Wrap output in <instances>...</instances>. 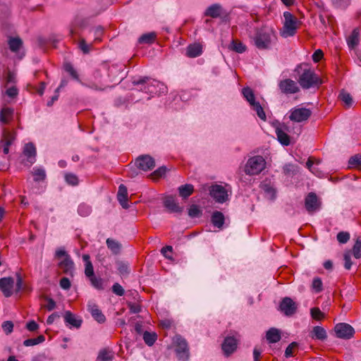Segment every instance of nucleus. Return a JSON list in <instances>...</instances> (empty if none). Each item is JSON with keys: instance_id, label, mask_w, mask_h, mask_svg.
<instances>
[{"instance_id": "1", "label": "nucleus", "mask_w": 361, "mask_h": 361, "mask_svg": "<svg viewBox=\"0 0 361 361\" xmlns=\"http://www.w3.org/2000/svg\"><path fill=\"white\" fill-rule=\"evenodd\" d=\"M252 40L259 49H268L276 40V36L271 29L262 28L257 30Z\"/></svg>"}, {"instance_id": "2", "label": "nucleus", "mask_w": 361, "mask_h": 361, "mask_svg": "<svg viewBox=\"0 0 361 361\" xmlns=\"http://www.w3.org/2000/svg\"><path fill=\"white\" fill-rule=\"evenodd\" d=\"M283 27L280 32L281 37L288 38L294 36L301 25L300 21L288 11L283 13Z\"/></svg>"}, {"instance_id": "3", "label": "nucleus", "mask_w": 361, "mask_h": 361, "mask_svg": "<svg viewBox=\"0 0 361 361\" xmlns=\"http://www.w3.org/2000/svg\"><path fill=\"white\" fill-rule=\"evenodd\" d=\"M264 158L259 155L250 157L245 166L244 171L247 175L256 176L259 174L266 167Z\"/></svg>"}, {"instance_id": "4", "label": "nucleus", "mask_w": 361, "mask_h": 361, "mask_svg": "<svg viewBox=\"0 0 361 361\" xmlns=\"http://www.w3.org/2000/svg\"><path fill=\"white\" fill-rule=\"evenodd\" d=\"M298 82L303 89H310L322 84V80L314 70L308 68L303 70L299 77Z\"/></svg>"}, {"instance_id": "5", "label": "nucleus", "mask_w": 361, "mask_h": 361, "mask_svg": "<svg viewBox=\"0 0 361 361\" xmlns=\"http://www.w3.org/2000/svg\"><path fill=\"white\" fill-rule=\"evenodd\" d=\"M176 345L175 352L178 360L181 361H187L189 358V349L188 343L180 336H176L174 339Z\"/></svg>"}, {"instance_id": "6", "label": "nucleus", "mask_w": 361, "mask_h": 361, "mask_svg": "<svg viewBox=\"0 0 361 361\" xmlns=\"http://www.w3.org/2000/svg\"><path fill=\"white\" fill-rule=\"evenodd\" d=\"M312 111L307 108L295 107L290 111L289 118L294 122H302L307 121L311 116Z\"/></svg>"}, {"instance_id": "7", "label": "nucleus", "mask_w": 361, "mask_h": 361, "mask_svg": "<svg viewBox=\"0 0 361 361\" xmlns=\"http://www.w3.org/2000/svg\"><path fill=\"white\" fill-rule=\"evenodd\" d=\"M209 194L218 203H224L228 200L227 190L224 186L220 185H212Z\"/></svg>"}, {"instance_id": "8", "label": "nucleus", "mask_w": 361, "mask_h": 361, "mask_svg": "<svg viewBox=\"0 0 361 361\" xmlns=\"http://www.w3.org/2000/svg\"><path fill=\"white\" fill-rule=\"evenodd\" d=\"M279 87L281 92L285 94H292L300 91L296 82L291 79H284L279 82Z\"/></svg>"}, {"instance_id": "9", "label": "nucleus", "mask_w": 361, "mask_h": 361, "mask_svg": "<svg viewBox=\"0 0 361 361\" xmlns=\"http://www.w3.org/2000/svg\"><path fill=\"white\" fill-rule=\"evenodd\" d=\"M335 332L337 337L343 339H349L355 334L354 329L348 324L340 323L336 325Z\"/></svg>"}, {"instance_id": "10", "label": "nucleus", "mask_w": 361, "mask_h": 361, "mask_svg": "<svg viewBox=\"0 0 361 361\" xmlns=\"http://www.w3.org/2000/svg\"><path fill=\"white\" fill-rule=\"evenodd\" d=\"M320 204L321 203L314 192L308 193L305 199V209L310 214L319 210Z\"/></svg>"}, {"instance_id": "11", "label": "nucleus", "mask_w": 361, "mask_h": 361, "mask_svg": "<svg viewBox=\"0 0 361 361\" xmlns=\"http://www.w3.org/2000/svg\"><path fill=\"white\" fill-rule=\"evenodd\" d=\"M94 80L87 83L81 82V85L94 90L102 91L105 89V84L102 80V75L100 71H95L93 75Z\"/></svg>"}, {"instance_id": "12", "label": "nucleus", "mask_w": 361, "mask_h": 361, "mask_svg": "<svg viewBox=\"0 0 361 361\" xmlns=\"http://www.w3.org/2000/svg\"><path fill=\"white\" fill-rule=\"evenodd\" d=\"M135 164L139 169L145 171L152 170L155 166L154 159L149 155L139 157L136 159Z\"/></svg>"}, {"instance_id": "13", "label": "nucleus", "mask_w": 361, "mask_h": 361, "mask_svg": "<svg viewBox=\"0 0 361 361\" xmlns=\"http://www.w3.org/2000/svg\"><path fill=\"white\" fill-rule=\"evenodd\" d=\"M63 319L66 325L70 329H79L82 323V320L80 317L76 316L70 311L65 312Z\"/></svg>"}, {"instance_id": "14", "label": "nucleus", "mask_w": 361, "mask_h": 361, "mask_svg": "<svg viewBox=\"0 0 361 361\" xmlns=\"http://www.w3.org/2000/svg\"><path fill=\"white\" fill-rule=\"evenodd\" d=\"M14 280L11 277H4L0 279V290L6 298L10 297L13 293Z\"/></svg>"}, {"instance_id": "15", "label": "nucleus", "mask_w": 361, "mask_h": 361, "mask_svg": "<svg viewBox=\"0 0 361 361\" xmlns=\"http://www.w3.org/2000/svg\"><path fill=\"white\" fill-rule=\"evenodd\" d=\"M149 81V78L142 77L139 79H134L133 80V84L135 85H145L143 87L141 88V90L147 93V94H157V86H152V81L150 82H147Z\"/></svg>"}, {"instance_id": "16", "label": "nucleus", "mask_w": 361, "mask_h": 361, "mask_svg": "<svg viewBox=\"0 0 361 361\" xmlns=\"http://www.w3.org/2000/svg\"><path fill=\"white\" fill-rule=\"evenodd\" d=\"M23 154L26 157L29 165H32L36 161L37 150L32 142H28L25 145Z\"/></svg>"}, {"instance_id": "17", "label": "nucleus", "mask_w": 361, "mask_h": 361, "mask_svg": "<svg viewBox=\"0 0 361 361\" xmlns=\"http://www.w3.org/2000/svg\"><path fill=\"white\" fill-rule=\"evenodd\" d=\"M281 310L286 315H293L297 309L295 303L290 298H285L280 304Z\"/></svg>"}, {"instance_id": "18", "label": "nucleus", "mask_w": 361, "mask_h": 361, "mask_svg": "<svg viewBox=\"0 0 361 361\" xmlns=\"http://www.w3.org/2000/svg\"><path fill=\"white\" fill-rule=\"evenodd\" d=\"M260 187L264 191L265 196L267 199L274 200L276 198V190L273 183L269 180H264Z\"/></svg>"}, {"instance_id": "19", "label": "nucleus", "mask_w": 361, "mask_h": 361, "mask_svg": "<svg viewBox=\"0 0 361 361\" xmlns=\"http://www.w3.org/2000/svg\"><path fill=\"white\" fill-rule=\"evenodd\" d=\"M222 350L227 356L232 354L237 348L236 340L231 336L226 337L221 345Z\"/></svg>"}, {"instance_id": "20", "label": "nucleus", "mask_w": 361, "mask_h": 361, "mask_svg": "<svg viewBox=\"0 0 361 361\" xmlns=\"http://www.w3.org/2000/svg\"><path fill=\"white\" fill-rule=\"evenodd\" d=\"M164 207L171 213H180L183 208L180 207L172 196H167L164 200Z\"/></svg>"}, {"instance_id": "21", "label": "nucleus", "mask_w": 361, "mask_h": 361, "mask_svg": "<svg viewBox=\"0 0 361 361\" xmlns=\"http://www.w3.org/2000/svg\"><path fill=\"white\" fill-rule=\"evenodd\" d=\"M15 136L12 133L4 132V137L0 142V148H3V152L7 154L9 152V146L12 144Z\"/></svg>"}, {"instance_id": "22", "label": "nucleus", "mask_w": 361, "mask_h": 361, "mask_svg": "<svg viewBox=\"0 0 361 361\" xmlns=\"http://www.w3.org/2000/svg\"><path fill=\"white\" fill-rule=\"evenodd\" d=\"M117 199L121 205L124 209H128L129 205L128 204V191L126 187L121 184L118 187V191L117 194Z\"/></svg>"}, {"instance_id": "23", "label": "nucleus", "mask_w": 361, "mask_h": 361, "mask_svg": "<svg viewBox=\"0 0 361 361\" xmlns=\"http://www.w3.org/2000/svg\"><path fill=\"white\" fill-rule=\"evenodd\" d=\"M88 310L91 313L92 317L99 323H104L106 320L105 316L102 311L98 308V306L94 303L88 305Z\"/></svg>"}, {"instance_id": "24", "label": "nucleus", "mask_w": 361, "mask_h": 361, "mask_svg": "<svg viewBox=\"0 0 361 361\" xmlns=\"http://www.w3.org/2000/svg\"><path fill=\"white\" fill-rule=\"evenodd\" d=\"M202 53V46L200 43L189 44L186 49V55L190 58H195Z\"/></svg>"}, {"instance_id": "25", "label": "nucleus", "mask_w": 361, "mask_h": 361, "mask_svg": "<svg viewBox=\"0 0 361 361\" xmlns=\"http://www.w3.org/2000/svg\"><path fill=\"white\" fill-rule=\"evenodd\" d=\"M310 336L312 339L324 341L327 338L326 330L320 326H314L310 332Z\"/></svg>"}, {"instance_id": "26", "label": "nucleus", "mask_w": 361, "mask_h": 361, "mask_svg": "<svg viewBox=\"0 0 361 361\" xmlns=\"http://www.w3.org/2000/svg\"><path fill=\"white\" fill-rule=\"evenodd\" d=\"M222 13V7L219 4H214L209 6L205 12L204 15L206 16H209L213 18H216L221 15Z\"/></svg>"}, {"instance_id": "27", "label": "nucleus", "mask_w": 361, "mask_h": 361, "mask_svg": "<svg viewBox=\"0 0 361 361\" xmlns=\"http://www.w3.org/2000/svg\"><path fill=\"white\" fill-rule=\"evenodd\" d=\"M31 173L35 182H42L47 178L45 169L42 166H35L32 169Z\"/></svg>"}, {"instance_id": "28", "label": "nucleus", "mask_w": 361, "mask_h": 361, "mask_svg": "<svg viewBox=\"0 0 361 361\" xmlns=\"http://www.w3.org/2000/svg\"><path fill=\"white\" fill-rule=\"evenodd\" d=\"M13 109L10 107H3L0 111V122L3 124L8 123L13 118Z\"/></svg>"}, {"instance_id": "29", "label": "nucleus", "mask_w": 361, "mask_h": 361, "mask_svg": "<svg viewBox=\"0 0 361 361\" xmlns=\"http://www.w3.org/2000/svg\"><path fill=\"white\" fill-rule=\"evenodd\" d=\"M266 338L269 343H274L281 338V332L276 328H271L267 331Z\"/></svg>"}, {"instance_id": "30", "label": "nucleus", "mask_w": 361, "mask_h": 361, "mask_svg": "<svg viewBox=\"0 0 361 361\" xmlns=\"http://www.w3.org/2000/svg\"><path fill=\"white\" fill-rule=\"evenodd\" d=\"M59 265L66 274H71L74 268V263L70 256L64 257V259L59 262Z\"/></svg>"}, {"instance_id": "31", "label": "nucleus", "mask_w": 361, "mask_h": 361, "mask_svg": "<svg viewBox=\"0 0 361 361\" xmlns=\"http://www.w3.org/2000/svg\"><path fill=\"white\" fill-rule=\"evenodd\" d=\"M242 94L245 100L249 103L250 107L259 102L255 100V93L253 90L249 87L243 88Z\"/></svg>"}, {"instance_id": "32", "label": "nucleus", "mask_w": 361, "mask_h": 361, "mask_svg": "<svg viewBox=\"0 0 361 361\" xmlns=\"http://www.w3.org/2000/svg\"><path fill=\"white\" fill-rule=\"evenodd\" d=\"M276 134L279 142L283 146H288L290 143L289 135L280 127L276 128Z\"/></svg>"}, {"instance_id": "33", "label": "nucleus", "mask_w": 361, "mask_h": 361, "mask_svg": "<svg viewBox=\"0 0 361 361\" xmlns=\"http://www.w3.org/2000/svg\"><path fill=\"white\" fill-rule=\"evenodd\" d=\"M212 222L216 228H221L224 224V216L221 212H214L212 216Z\"/></svg>"}, {"instance_id": "34", "label": "nucleus", "mask_w": 361, "mask_h": 361, "mask_svg": "<svg viewBox=\"0 0 361 361\" xmlns=\"http://www.w3.org/2000/svg\"><path fill=\"white\" fill-rule=\"evenodd\" d=\"M86 20L82 18H77L70 25V35L73 36L77 34L78 27H83L86 25Z\"/></svg>"}, {"instance_id": "35", "label": "nucleus", "mask_w": 361, "mask_h": 361, "mask_svg": "<svg viewBox=\"0 0 361 361\" xmlns=\"http://www.w3.org/2000/svg\"><path fill=\"white\" fill-rule=\"evenodd\" d=\"M92 286L98 290H102L104 289V279L99 276H97L95 274L93 276L88 278Z\"/></svg>"}, {"instance_id": "36", "label": "nucleus", "mask_w": 361, "mask_h": 361, "mask_svg": "<svg viewBox=\"0 0 361 361\" xmlns=\"http://www.w3.org/2000/svg\"><path fill=\"white\" fill-rule=\"evenodd\" d=\"M348 45L350 49H354L359 43V30L354 29L347 39Z\"/></svg>"}, {"instance_id": "37", "label": "nucleus", "mask_w": 361, "mask_h": 361, "mask_svg": "<svg viewBox=\"0 0 361 361\" xmlns=\"http://www.w3.org/2000/svg\"><path fill=\"white\" fill-rule=\"evenodd\" d=\"M9 49L13 52L18 51L23 45V42L19 37H10L8 41Z\"/></svg>"}, {"instance_id": "38", "label": "nucleus", "mask_w": 361, "mask_h": 361, "mask_svg": "<svg viewBox=\"0 0 361 361\" xmlns=\"http://www.w3.org/2000/svg\"><path fill=\"white\" fill-rule=\"evenodd\" d=\"M157 37V34L154 32L145 33L141 35L138 39L140 44H152Z\"/></svg>"}, {"instance_id": "39", "label": "nucleus", "mask_w": 361, "mask_h": 361, "mask_svg": "<svg viewBox=\"0 0 361 361\" xmlns=\"http://www.w3.org/2000/svg\"><path fill=\"white\" fill-rule=\"evenodd\" d=\"M114 353L109 349H102L99 351L97 360L100 361H110L114 358Z\"/></svg>"}, {"instance_id": "40", "label": "nucleus", "mask_w": 361, "mask_h": 361, "mask_svg": "<svg viewBox=\"0 0 361 361\" xmlns=\"http://www.w3.org/2000/svg\"><path fill=\"white\" fill-rule=\"evenodd\" d=\"M193 190V185L190 184L183 185L178 188L179 195L183 198L188 197L192 193Z\"/></svg>"}, {"instance_id": "41", "label": "nucleus", "mask_w": 361, "mask_h": 361, "mask_svg": "<svg viewBox=\"0 0 361 361\" xmlns=\"http://www.w3.org/2000/svg\"><path fill=\"white\" fill-rule=\"evenodd\" d=\"M106 245H107V247L114 254L117 255L119 253L121 245L118 241H116L114 239H111V238H108L106 240Z\"/></svg>"}, {"instance_id": "42", "label": "nucleus", "mask_w": 361, "mask_h": 361, "mask_svg": "<svg viewBox=\"0 0 361 361\" xmlns=\"http://www.w3.org/2000/svg\"><path fill=\"white\" fill-rule=\"evenodd\" d=\"M350 251L355 259H360L361 257V237H358L356 239L352 250Z\"/></svg>"}, {"instance_id": "43", "label": "nucleus", "mask_w": 361, "mask_h": 361, "mask_svg": "<svg viewBox=\"0 0 361 361\" xmlns=\"http://www.w3.org/2000/svg\"><path fill=\"white\" fill-rule=\"evenodd\" d=\"M157 339V335L154 332H149L145 331L143 334V340L145 343L149 345L152 346Z\"/></svg>"}, {"instance_id": "44", "label": "nucleus", "mask_w": 361, "mask_h": 361, "mask_svg": "<svg viewBox=\"0 0 361 361\" xmlns=\"http://www.w3.org/2000/svg\"><path fill=\"white\" fill-rule=\"evenodd\" d=\"M45 341V337L43 335H40L37 336V338H28L23 341V345L25 346H32L37 344H39L41 343H43Z\"/></svg>"}, {"instance_id": "45", "label": "nucleus", "mask_w": 361, "mask_h": 361, "mask_svg": "<svg viewBox=\"0 0 361 361\" xmlns=\"http://www.w3.org/2000/svg\"><path fill=\"white\" fill-rule=\"evenodd\" d=\"M63 67H64V70L66 72H68L73 79H75V80L79 82L80 84H81V82H82L80 80L79 75H78L77 71L74 69L73 66H72V64L71 63H66L64 64Z\"/></svg>"}, {"instance_id": "46", "label": "nucleus", "mask_w": 361, "mask_h": 361, "mask_svg": "<svg viewBox=\"0 0 361 361\" xmlns=\"http://www.w3.org/2000/svg\"><path fill=\"white\" fill-rule=\"evenodd\" d=\"M229 48L237 53L242 54L245 51L246 46L240 42L233 40L229 46Z\"/></svg>"}, {"instance_id": "47", "label": "nucleus", "mask_w": 361, "mask_h": 361, "mask_svg": "<svg viewBox=\"0 0 361 361\" xmlns=\"http://www.w3.org/2000/svg\"><path fill=\"white\" fill-rule=\"evenodd\" d=\"M283 172L287 176H294L298 172V167L291 164H287L283 167Z\"/></svg>"}, {"instance_id": "48", "label": "nucleus", "mask_w": 361, "mask_h": 361, "mask_svg": "<svg viewBox=\"0 0 361 361\" xmlns=\"http://www.w3.org/2000/svg\"><path fill=\"white\" fill-rule=\"evenodd\" d=\"M251 109L256 112L257 116L261 120H262L264 121H265L267 120L266 114H265L262 106L259 104V102H258L257 104L252 106Z\"/></svg>"}, {"instance_id": "49", "label": "nucleus", "mask_w": 361, "mask_h": 361, "mask_svg": "<svg viewBox=\"0 0 361 361\" xmlns=\"http://www.w3.org/2000/svg\"><path fill=\"white\" fill-rule=\"evenodd\" d=\"M338 97L347 106H350L352 105L353 98L349 93L343 90L341 92Z\"/></svg>"}, {"instance_id": "50", "label": "nucleus", "mask_w": 361, "mask_h": 361, "mask_svg": "<svg viewBox=\"0 0 361 361\" xmlns=\"http://www.w3.org/2000/svg\"><path fill=\"white\" fill-rule=\"evenodd\" d=\"M152 86H157V94H166L168 91L166 85L157 80H152Z\"/></svg>"}, {"instance_id": "51", "label": "nucleus", "mask_w": 361, "mask_h": 361, "mask_svg": "<svg viewBox=\"0 0 361 361\" xmlns=\"http://www.w3.org/2000/svg\"><path fill=\"white\" fill-rule=\"evenodd\" d=\"M348 164L350 167L361 168V154H357L350 157Z\"/></svg>"}, {"instance_id": "52", "label": "nucleus", "mask_w": 361, "mask_h": 361, "mask_svg": "<svg viewBox=\"0 0 361 361\" xmlns=\"http://www.w3.org/2000/svg\"><path fill=\"white\" fill-rule=\"evenodd\" d=\"M117 268L121 276H127L130 273L128 264L123 262H118Z\"/></svg>"}, {"instance_id": "53", "label": "nucleus", "mask_w": 361, "mask_h": 361, "mask_svg": "<svg viewBox=\"0 0 361 361\" xmlns=\"http://www.w3.org/2000/svg\"><path fill=\"white\" fill-rule=\"evenodd\" d=\"M65 180L68 184L73 186L77 185L78 184V176L72 173H66Z\"/></svg>"}, {"instance_id": "54", "label": "nucleus", "mask_w": 361, "mask_h": 361, "mask_svg": "<svg viewBox=\"0 0 361 361\" xmlns=\"http://www.w3.org/2000/svg\"><path fill=\"white\" fill-rule=\"evenodd\" d=\"M91 207L85 204H81L78 209V214L82 216H87L91 213Z\"/></svg>"}, {"instance_id": "55", "label": "nucleus", "mask_w": 361, "mask_h": 361, "mask_svg": "<svg viewBox=\"0 0 361 361\" xmlns=\"http://www.w3.org/2000/svg\"><path fill=\"white\" fill-rule=\"evenodd\" d=\"M310 315L312 317V319L316 320H321L324 317V314L320 310L319 307L311 308Z\"/></svg>"}, {"instance_id": "56", "label": "nucleus", "mask_w": 361, "mask_h": 361, "mask_svg": "<svg viewBox=\"0 0 361 361\" xmlns=\"http://www.w3.org/2000/svg\"><path fill=\"white\" fill-rule=\"evenodd\" d=\"M306 166L310 170V171H311L313 174L316 175L317 176H320L322 175V172L319 170L317 166H314V163L311 160V159H308V160L307 161Z\"/></svg>"}, {"instance_id": "57", "label": "nucleus", "mask_w": 361, "mask_h": 361, "mask_svg": "<svg viewBox=\"0 0 361 361\" xmlns=\"http://www.w3.org/2000/svg\"><path fill=\"white\" fill-rule=\"evenodd\" d=\"M351 252L346 251L343 255V260H344V267L345 269H350L353 262L351 261Z\"/></svg>"}, {"instance_id": "58", "label": "nucleus", "mask_w": 361, "mask_h": 361, "mask_svg": "<svg viewBox=\"0 0 361 361\" xmlns=\"http://www.w3.org/2000/svg\"><path fill=\"white\" fill-rule=\"evenodd\" d=\"M93 32L94 36V41H101L102 36L103 35V27L102 26H97L91 30Z\"/></svg>"}, {"instance_id": "59", "label": "nucleus", "mask_w": 361, "mask_h": 361, "mask_svg": "<svg viewBox=\"0 0 361 361\" xmlns=\"http://www.w3.org/2000/svg\"><path fill=\"white\" fill-rule=\"evenodd\" d=\"M350 3V0H332L333 5L338 8H345Z\"/></svg>"}, {"instance_id": "60", "label": "nucleus", "mask_w": 361, "mask_h": 361, "mask_svg": "<svg viewBox=\"0 0 361 361\" xmlns=\"http://www.w3.org/2000/svg\"><path fill=\"white\" fill-rule=\"evenodd\" d=\"M202 214L197 205H192L188 211V215L192 218L199 217Z\"/></svg>"}, {"instance_id": "61", "label": "nucleus", "mask_w": 361, "mask_h": 361, "mask_svg": "<svg viewBox=\"0 0 361 361\" xmlns=\"http://www.w3.org/2000/svg\"><path fill=\"white\" fill-rule=\"evenodd\" d=\"M336 238L340 243H346L350 239V234L348 232L341 231L337 234Z\"/></svg>"}, {"instance_id": "62", "label": "nucleus", "mask_w": 361, "mask_h": 361, "mask_svg": "<svg viewBox=\"0 0 361 361\" xmlns=\"http://www.w3.org/2000/svg\"><path fill=\"white\" fill-rule=\"evenodd\" d=\"M1 327L6 334H9L13 331V324L11 321H6L3 322Z\"/></svg>"}, {"instance_id": "63", "label": "nucleus", "mask_w": 361, "mask_h": 361, "mask_svg": "<svg viewBox=\"0 0 361 361\" xmlns=\"http://www.w3.org/2000/svg\"><path fill=\"white\" fill-rule=\"evenodd\" d=\"M167 169L165 166H161L156 171H154L152 174V177L153 178H158L162 177L166 172Z\"/></svg>"}, {"instance_id": "64", "label": "nucleus", "mask_w": 361, "mask_h": 361, "mask_svg": "<svg viewBox=\"0 0 361 361\" xmlns=\"http://www.w3.org/2000/svg\"><path fill=\"white\" fill-rule=\"evenodd\" d=\"M312 288L317 293H319L322 290V282L319 278L314 279L312 281Z\"/></svg>"}]
</instances>
